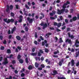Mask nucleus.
Returning a JSON list of instances; mask_svg holds the SVG:
<instances>
[{"instance_id": "nucleus-3", "label": "nucleus", "mask_w": 79, "mask_h": 79, "mask_svg": "<svg viewBox=\"0 0 79 79\" xmlns=\"http://www.w3.org/2000/svg\"><path fill=\"white\" fill-rule=\"evenodd\" d=\"M79 44V41H78V40L77 39L75 41V45L73 46V47H74V46H76V47L77 48L79 47V45L77 44Z\"/></svg>"}, {"instance_id": "nucleus-62", "label": "nucleus", "mask_w": 79, "mask_h": 79, "mask_svg": "<svg viewBox=\"0 0 79 79\" xmlns=\"http://www.w3.org/2000/svg\"><path fill=\"white\" fill-rule=\"evenodd\" d=\"M15 74H17V73H18V70H15Z\"/></svg>"}, {"instance_id": "nucleus-21", "label": "nucleus", "mask_w": 79, "mask_h": 79, "mask_svg": "<svg viewBox=\"0 0 79 79\" xmlns=\"http://www.w3.org/2000/svg\"><path fill=\"white\" fill-rule=\"evenodd\" d=\"M73 21L77 20V17L76 16L73 17Z\"/></svg>"}, {"instance_id": "nucleus-42", "label": "nucleus", "mask_w": 79, "mask_h": 79, "mask_svg": "<svg viewBox=\"0 0 79 79\" xmlns=\"http://www.w3.org/2000/svg\"><path fill=\"white\" fill-rule=\"evenodd\" d=\"M40 66L41 68H45V65L44 64H41Z\"/></svg>"}, {"instance_id": "nucleus-60", "label": "nucleus", "mask_w": 79, "mask_h": 79, "mask_svg": "<svg viewBox=\"0 0 79 79\" xmlns=\"http://www.w3.org/2000/svg\"><path fill=\"white\" fill-rule=\"evenodd\" d=\"M38 70H40V71H41L42 70V67H39L38 68Z\"/></svg>"}, {"instance_id": "nucleus-40", "label": "nucleus", "mask_w": 79, "mask_h": 79, "mask_svg": "<svg viewBox=\"0 0 79 79\" xmlns=\"http://www.w3.org/2000/svg\"><path fill=\"white\" fill-rule=\"evenodd\" d=\"M10 19H8L7 21V22L6 23L7 24H8L9 23H10Z\"/></svg>"}, {"instance_id": "nucleus-35", "label": "nucleus", "mask_w": 79, "mask_h": 79, "mask_svg": "<svg viewBox=\"0 0 79 79\" xmlns=\"http://www.w3.org/2000/svg\"><path fill=\"white\" fill-rule=\"evenodd\" d=\"M70 29L71 28H70V27H68L67 28L66 31H67V32H69V31H70Z\"/></svg>"}, {"instance_id": "nucleus-55", "label": "nucleus", "mask_w": 79, "mask_h": 79, "mask_svg": "<svg viewBox=\"0 0 79 79\" xmlns=\"http://www.w3.org/2000/svg\"><path fill=\"white\" fill-rule=\"evenodd\" d=\"M2 60H3V57L1 56L0 57V61H2Z\"/></svg>"}, {"instance_id": "nucleus-57", "label": "nucleus", "mask_w": 79, "mask_h": 79, "mask_svg": "<svg viewBox=\"0 0 79 79\" xmlns=\"http://www.w3.org/2000/svg\"><path fill=\"white\" fill-rule=\"evenodd\" d=\"M42 46H44V45H45V43L43 41L42 42Z\"/></svg>"}, {"instance_id": "nucleus-54", "label": "nucleus", "mask_w": 79, "mask_h": 79, "mask_svg": "<svg viewBox=\"0 0 79 79\" xmlns=\"http://www.w3.org/2000/svg\"><path fill=\"white\" fill-rule=\"evenodd\" d=\"M40 52L41 53H44V52L41 49L40 50Z\"/></svg>"}, {"instance_id": "nucleus-48", "label": "nucleus", "mask_w": 79, "mask_h": 79, "mask_svg": "<svg viewBox=\"0 0 79 79\" xmlns=\"http://www.w3.org/2000/svg\"><path fill=\"white\" fill-rule=\"evenodd\" d=\"M11 37H12V35H10L9 36L8 38L9 39H11Z\"/></svg>"}, {"instance_id": "nucleus-25", "label": "nucleus", "mask_w": 79, "mask_h": 79, "mask_svg": "<svg viewBox=\"0 0 79 79\" xmlns=\"http://www.w3.org/2000/svg\"><path fill=\"white\" fill-rule=\"evenodd\" d=\"M21 55H20V54H19L17 56L18 60H19V59H21Z\"/></svg>"}, {"instance_id": "nucleus-32", "label": "nucleus", "mask_w": 79, "mask_h": 79, "mask_svg": "<svg viewBox=\"0 0 79 79\" xmlns=\"http://www.w3.org/2000/svg\"><path fill=\"white\" fill-rule=\"evenodd\" d=\"M25 61L26 63H29V62L28 61V58H27V57L26 58Z\"/></svg>"}, {"instance_id": "nucleus-44", "label": "nucleus", "mask_w": 79, "mask_h": 79, "mask_svg": "<svg viewBox=\"0 0 79 79\" xmlns=\"http://www.w3.org/2000/svg\"><path fill=\"white\" fill-rule=\"evenodd\" d=\"M53 56L54 58H58V56L57 55H54Z\"/></svg>"}, {"instance_id": "nucleus-12", "label": "nucleus", "mask_w": 79, "mask_h": 79, "mask_svg": "<svg viewBox=\"0 0 79 79\" xmlns=\"http://www.w3.org/2000/svg\"><path fill=\"white\" fill-rule=\"evenodd\" d=\"M34 15H35V14L34 13H33L32 15H31V13H29L28 14V16H29L30 17L31 16H32V18H33V17H34Z\"/></svg>"}, {"instance_id": "nucleus-16", "label": "nucleus", "mask_w": 79, "mask_h": 79, "mask_svg": "<svg viewBox=\"0 0 79 79\" xmlns=\"http://www.w3.org/2000/svg\"><path fill=\"white\" fill-rule=\"evenodd\" d=\"M41 15L43 16V17L42 16H40V19L41 20L43 18H44V14L41 13Z\"/></svg>"}, {"instance_id": "nucleus-63", "label": "nucleus", "mask_w": 79, "mask_h": 79, "mask_svg": "<svg viewBox=\"0 0 79 79\" xmlns=\"http://www.w3.org/2000/svg\"><path fill=\"white\" fill-rule=\"evenodd\" d=\"M56 29L57 32H60V31H61V30L58 28H57Z\"/></svg>"}, {"instance_id": "nucleus-51", "label": "nucleus", "mask_w": 79, "mask_h": 79, "mask_svg": "<svg viewBox=\"0 0 79 79\" xmlns=\"http://www.w3.org/2000/svg\"><path fill=\"white\" fill-rule=\"evenodd\" d=\"M49 29L50 30H55V29L53 27H50Z\"/></svg>"}, {"instance_id": "nucleus-26", "label": "nucleus", "mask_w": 79, "mask_h": 79, "mask_svg": "<svg viewBox=\"0 0 79 79\" xmlns=\"http://www.w3.org/2000/svg\"><path fill=\"white\" fill-rule=\"evenodd\" d=\"M10 16L12 17H14L15 16V14L14 13L11 12L10 13Z\"/></svg>"}, {"instance_id": "nucleus-20", "label": "nucleus", "mask_w": 79, "mask_h": 79, "mask_svg": "<svg viewBox=\"0 0 79 79\" xmlns=\"http://www.w3.org/2000/svg\"><path fill=\"white\" fill-rule=\"evenodd\" d=\"M28 69H29V70H31V69H32V65H30L28 67Z\"/></svg>"}, {"instance_id": "nucleus-37", "label": "nucleus", "mask_w": 79, "mask_h": 79, "mask_svg": "<svg viewBox=\"0 0 79 79\" xmlns=\"http://www.w3.org/2000/svg\"><path fill=\"white\" fill-rule=\"evenodd\" d=\"M40 39L42 40H44V39L42 36H40Z\"/></svg>"}, {"instance_id": "nucleus-50", "label": "nucleus", "mask_w": 79, "mask_h": 79, "mask_svg": "<svg viewBox=\"0 0 79 79\" xmlns=\"http://www.w3.org/2000/svg\"><path fill=\"white\" fill-rule=\"evenodd\" d=\"M3 21H4V22H6V23L7 22V19H3Z\"/></svg>"}, {"instance_id": "nucleus-19", "label": "nucleus", "mask_w": 79, "mask_h": 79, "mask_svg": "<svg viewBox=\"0 0 79 79\" xmlns=\"http://www.w3.org/2000/svg\"><path fill=\"white\" fill-rule=\"evenodd\" d=\"M19 61L20 63H23V62H24V60L22 59H20Z\"/></svg>"}, {"instance_id": "nucleus-18", "label": "nucleus", "mask_w": 79, "mask_h": 79, "mask_svg": "<svg viewBox=\"0 0 79 79\" xmlns=\"http://www.w3.org/2000/svg\"><path fill=\"white\" fill-rule=\"evenodd\" d=\"M57 26L58 27H60L61 26V23H59L58 24H57Z\"/></svg>"}, {"instance_id": "nucleus-27", "label": "nucleus", "mask_w": 79, "mask_h": 79, "mask_svg": "<svg viewBox=\"0 0 79 79\" xmlns=\"http://www.w3.org/2000/svg\"><path fill=\"white\" fill-rule=\"evenodd\" d=\"M0 49L1 50H3L5 49V47H4V46H2L1 47Z\"/></svg>"}, {"instance_id": "nucleus-9", "label": "nucleus", "mask_w": 79, "mask_h": 79, "mask_svg": "<svg viewBox=\"0 0 79 79\" xmlns=\"http://www.w3.org/2000/svg\"><path fill=\"white\" fill-rule=\"evenodd\" d=\"M53 73H54L52 74V75L53 76H55L56 74H58V72H57V71H56V70H53Z\"/></svg>"}, {"instance_id": "nucleus-52", "label": "nucleus", "mask_w": 79, "mask_h": 79, "mask_svg": "<svg viewBox=\"0 0 79 79\" xmlns=\"http://www.w3.org/2000/svg\"><path fill=\"white\" fill-rule=\"evenodd\" d=\"M59 18L61 20V21H62V20H63V16H61L60 17H59Z\"/></svg>"}, {"instance_id": "nucleus-22", "label": "nucleus", "mask_w": 79, "mask_h": 79, "mask_svg": "<svg viewBox=\"0 0 79 79\" xmlns=\"http://www.w3.org/2000/svg\"><path fill=\"white\" fill-rule=\"evenodd\" d=\"M44 51L46 53H48L49 52L48 49H47V48H45L44 49Z\"/></svg>"}, {"instance_id": "nucleus-36", "label": "nucleus", "mask_w": 79, "mask_h": 79, "mask_svg": "<svg viewBox=\"0 0 79 79\" xmlns=\"http://www.w3.org/2000/svg\"><path fill=\"white\" fill-rule=\"evenodd\" d=\"M10 68H11V69H14V70H15V68L13 67V65H11L10 66Z\"/></svg>"}, {"instance_id": "nucleus-41", "label": "nucleus", "mask_w": 79, "mask_h": 79, "mask_svg": "<svg viewBox=\"0 0 79 79\" xmlns=\"http://www.w3.org/2000/svg\"><path fill=\"white\" fill-rule=\"evenodd\" d=\"M3 36L2 35H0V39L1 40H3Z\"/></svg>"}, {"instance_id": "nucleus-58", "label": "nucleus", "mask_w": 79, "mask_h": 79, "mask_svg": "<svg viewBox=\"0 0 79 79\" xmlns=\"http://www.w3.org/2000/svg\"><path fill=\"white\" fill-rule=\"evenodd\" d=\"M58 24V23L56 22H54V26H57Z\"/></svg>"}, {"instance_id": "nucleus-1", "label": "nucleus", "mask_w": 79, "mask_h": 79, "mask_svg": "<svg viewBox=\"0 0 79 79\" xmlns=\"http://www.w3.org/2000/svg\"><path fill=\"white\" fill-rule=\"evenodd\" d=\"M66 5H67V4L64 3L62 6L63 9L61 10H60L59 9L57 10V13L58 15H61V13L62 14H63V13H64V11L66 10L65 8H66Z\"/></svg>"}, {"instance_id": "nucleus-30", "label": "nucleus", "mask_w": 79, "mask_h": 79, "mask_svg": "<svg viewBox=\"0 0 79 79\" xmlns=\"http://www.w3.org/2000/svg\"><path fill=\"white\" fill-rule=\"evenodd\" d=\"M31 55L33 56H36L37 53H31Z\"/></svg>"}, {"instance_id": "nucleus-34", "label": "nucleus", "mask_w": 79, "mask_h": 79, "mask_svg": "<svg viewBox=\"0 0 79 79\" xmlns=\"http://www.w3.org/2000/svg\"><path fill=\"white\" fill-rule=\"evenodd\" d=\"M63 42V41L62 40L61 38H60V41H59V43H61Z\"/></svg>"}, {"instance_id": "nucleus-24", "label": "nucleus", "mask_w": 79, "mask_h": 79, "mask_svg": "<svg viewBox=\"0 0 79 79\" xmlns=\"http://www.w3.org/2000/svg\"><path fill=\"white\" fill-rule=\"evenodd\" d=\"M58 79H66V78L64 77H57Z\"/></svg>"}, {"instance_id": "nucleus-10", "label": "nucleus", "mask_w": 79, "mask_h": 79, "mask_svg": "<svg viewBox=\"0 0 79 79\" xmlns=\"http://www.w3.org/2000/svg\"><path fill=\"white\" fill-rule=\"evenodd\" d=\"M19 23H21L22 21H23V16L22 15H20L19 17Z\"/></svg>"}, {"instance_id": "nucleus-5", "label": "nucleus", "mask_w": 79, "mask_h": 79, "mask_svg": "<svg viewBox=\"0 0 79 79\" xmlns=\"http://www.w3.org/2000/svg\"><path fill=\"white\" fill-rule=\"evenodd\" d=\"M65 42H66V43L68 42V44H72V41H71V40L69 39H67L66 40Z\"/></svg>"}, {"instance_id": "nucleus-14", "label": "nucleus", "mask_w": 79, "mask_h": 79, "mask_svg": "<svg viewBox=\"0 0 79 79\" xmlns=\"http://www.w3.org/2000/svg\"><path fill=\"white\" fill-rule=\"evenodd\" d=\"M16 39H17L18 40H20L21 39V37H20L19 35H17L16 36Z\"/></svg>"}, {"instance_id": "nucleus-59", "label": "nucleus", "mask_w": 79, "mask_h": 79, "mask_svg": "<svg viewBox=\"0 0 79 79\" xmlns=\"http://www.w3.org/2000/svg\"><path fill=\"white\" fill-rule=\"evenodd\" d=\"M10 22H11V23L14 22V19H10Z\"/></svg>"}, {"instance_id": "nucleus-46", "label": "nucleus", "mask_w": 79, "mask_h": 79, "mask_svg": "<svg viewBox=\"0 0 79 79\" xmlns=\"http://www.w3.org/2000/svg\"><path fill=\"white\" fill-rule=\"evenodd\" d=\"M13 6L12 5L10 6V9L11 10L13 9Z\"/></svg>"}, {"instance_id": "nucleus-13", "label": "nucleus", "mask_w": 79, "mask_h": 79, "mask_svg": "<svg viewBox=\"0 0 79 79\" xmlns=\"http://www.w3.org/2000/svg\"><path fill=\"white\" fill-rule=\"evenodd\" d=\"M7 8L6 10V12H7V13H8V11H10V7L9 6H8V5H7Z\"/></svg>"}, {"instance_id": "nucleus-6", "label": "nucleus", "mask_w": 79, "mask_h": 79, "mask_svg": "<svg viewBox=\"0 0 79 79\" xmlns=\"http://www.w3.org/2000/svg\"><path fill=\"white\" fill-rule=\"evenodd\" d=\"M64 62V59L62 58L60 61L59 62V65L61 66L62 65V63H63Z\"/></svg>"}, {"instance_id": "nucleus-47", "label": "nucleus", "mask_w": 79, "mask_h": 79, "mask_svg": "<svg viewBox=\"0 0 79 79\" xmlns=\"http://www.w3.org/2000/svg\"><path fill=\"white\" fill-rule=\"evenodd\" d=\"M21 76L22 77H24V76H25V74H24V73H22L21 74Z\"/></svg>"}, {"instance_id": "nucleus-23", "label": "nucleus", "mask_w": 79, "mask_h": 79, "mask_svg": "<svg viewBox=\"0 0 79 79\" xmlns=\"http://www.w3.org/2000/svg\"><path fill=\"white\" fill-rule=\"evenodd\" d=\"M39 64L37 63V62L35 63V66L36 68H38V67H39Z\"/></svg>"}, {"instance_id": "nucleus-53", "label": "nucleus", "mask_w": 79, "mask_h": 79, "mask_svg": "<svg viewBox=\"0 0 79 79\" xmlns=\"http://www.w3.org/2000/svg\"><path fill=\"white\" fill-rule=\"evenodd\" d=\"M38 56H41V53H40V52H38Z\"/></svg>"}, {"instance_id": "nucleus-64", "label": "nucleus", "mask_w": 79, "mask_h": 79, "mask_svg": "<svg viewBox=\"0 0 79 79\" xmlns=\"http://www.w3.org/2000/svg\"><path fill=\"white\" fill-rule=\"evenodd\" d=\"M8 34H11V31H10V30H9L8 31Z\"/></svg>"}, {"instance_id": "nucleus-45", "label": "nucleus", "mask_w": 79, "mask_h": 79, "mask_svg": "<svg viewBox=\"0 0 79 79\" xmlns=\"http://www.w3.org/2000/svg\"><path fill=\"white\" fill-rule=\"evenodd\" d=\"M12 30L14 31H16V27H14Z\"/></svg>"}, {"instance_id": "nucleus-43", "label": "nucleus", "mask_w": 79, "mask_h": 79, "mask_svg": "<svg viewBox=\"0 0 79 79\" xmlns=\"http://www.w3.org/2000/svg\"><path fill=\"white\" fill-rule=\"evenodd\" d=\"M65 21L67 24H68V19H65Z\"/></svg>"}, {"instance_id": "nucleus-39", "label": "nucleus", "mask_w": 79, "mask_h": 79, "mask_svg": "<svg viewBox=\"0 0 79 79\" xmlns=\"http://www.w3.org/2000/svg\"><path fill=\"white\" fill-rule=\"evenodd\" d=\"M25 6L26 8L27 9H29V7L28 6H27V5L26 4L25 5Z\"/></svg>"}, {"instance_id": "nucleus-31", "label": "nucleus", "mask_w": 79, "mask_h": 79, "mask_svg": "<svg viewBox=\"0 0 79 79\" xmlns=\"http://www.w3.org/2000/svg\"><path fill=\"white\" fill-rule=\"evenodd\" d=\"M38 37L37 33V32H35V38H37Z\"/></svg>"}, {"instance_id": "nucleus-49", "label": "nucleus", "mask_w": 79, "mask_h": 79, "mask_svg": "<svg viewBox=\"0 0 79 79\" xmlns=\"http://www.w3.org/2000/svg\"><path fill=\"white\" fill-rule=\"evenodd\" d=\"M34 44H35V45H37V41L36 40H35L34 41Z\"/></svg>"}, {"instance_id": "nucleus-56", "label": "nucleus", "mask_w": 79, "mask_h": 79, "mask_svg": "<svg viewBox=\"0 0 79 79\" xmlns=\"http://www.w3.org/2000/svg\"><path fill=\"white\" fill-rule=\"evenodd\" d=\"M66 29V26H64L62 28V30H64Z\"/></svg>"}, {"instance_id": "nucleus-38", "label": "nucleus", "mask_w": 79, "mask_h": 79, "mask_svg": "<svg viewBox=\"0 0 79 79\" xmlns=\"http://www.w3.org/2000/svg\"><path fill=\"white\" fill-rule=\"evenodd\" d=\"M76 66L78 67L79 65V61L77 62V63H76Z\"/></svg>"}, {"instance_id": "nucleus-33", "label": "nucleus", "mask_w": 79, "mask_h": 79, "mask_svg": "<svg viewBox=\"0 0 79 79\" xmlns=\"http://www.w3.org/2000/svg\"><path fill=\"white\" fill-rule=\"evenodd\" d=\"M12 63L13 64H15V63H16V61H15V60H13L12 62Z\"/></svg>"}, {"instance_id": "nucleus-2", "label": "nucleus", "mask_w": 79, "mask_h": 79, "mask_svg": "<svg viewBox=\"0 0 79 79\" xmlns=\"http://www.w3.org/2000/svg\"><path fill=\"white\" fill-rule=\"evenodd\" d=\"M27 20L29 21L30 24H31L33 23V21H34V18L30 19V17H28L27 18Z\"/></svg>"}, {"instance_id": "nucleus-17", "label": "nucleus", "mask_w": 79, "mask_h": 79, "mask_svg": "<svg viewBox=\"0 0 79 79\" xmlns=\"http://www.w3.org/2000/svg\"><path fill=\"white\" fill-rule=\"evenodd\" d=\"M7 53L10 54V53H11V50L10 49H8L7 50Z\"/></svg>"}, {"instance_id": "nucleus-29", "label": "nucleus", "mask_w": 79, "mask_h": 79, "mask_svg": "<svg viewBox=\"0 0 79 79\" xmlns=\"http://www.w3.org/2000/svg\"><path fill=\"white\" fill-rule=\"evenodd\" d=\"M25 30L26 32H27V31H28L29 29H28V27H27V26L25 27Z\"/></svg>"}, {"instance_id": "nucleus-28", "label": "nucleus", "mask_w": 79, "mask_h": 79, "mask_svg": "<svg viewBox=\"0 0 79 79\" xmlns=\"http://www.w3.org/2000/svg\"><path fill=\"white\" fill-rule=\"evenodd\" d=\"M3 44H5V45H6V40H4L3 42Z\"/></svg>"}, {"instance_id": "nucleus-11", "label": "nucleus", "mask_w": 79, "mask_h": 79, "mask_svg": "<svg viewBox=\"0 0 79 79\" xmlns=\"http://www.w3.org/2000/svg\"><path fill=\"white\" fill-rule=\"evenodd\" d=\"M47 26H48L47 24V23H45L43 25V29H44L45 28H46L47 27Z\"/></svg>"}, {"instance_id": "nucleus-7", "label": "nucleus", "mask_w": 79, "mask_h": 79, "mask_svg": "<svg viewBox=\"0 0 79 79\" xmlns=\"http://www.w3.org/2000/svg\"><path fill=\"white\" fill-rule=\"evenodd\" d=\"M68 35L69 37H70L71 39H73L74 38V37L73 35H71V33L70 32H68Z\"/></svg>"}, {"instance_id": "nucleus-61", "label": "nucleus", "mask_w": 79, "mask_h": 79, "mask_svg": "<svg viewBox=\"0 0 79 79\" xmlns=\"http://www.w3.org/2000/svg\"><path fill=\"white\" fill-rule=\"evenodd\" d=\"M44 60V56H42L41 58V61H43Z\"/></svg>"}, {"instance_id": "nucleus-4", "label": "nucleus", "mask_w": 79, "mask_h": 79, "mask_svg": "<svg viewBox=\"0 0 79 79\" xmlns=\"http://www.w3.org/2000/svg\"><path fill=\"white\" fill-rule=\"evenodd\" d=\"M8 59L6 58H4V61L3 62V64L4 65H6V64H8Z\"/></svg>"}, {"instance_id": "nucleus-15", "label": "nucleus", "mask_w": 79, "mask_h": 79, "mask_svg": "<svg viewBox=\"0 0 79 79\" xmlns=\"http://www.w3.org/2000/svg\"><path fill=\"white\" fill-rule=\"evenodd\" d=\"M52 34L51 33H48L46 34V36H47V37L48 38L49 37V35H52Z\"/></svg>"}, {"instance_id": "nucleus-8", "label": "nucleus", "mask_w": 79, "mask_h": 79, "mask_svg": "<svg viewBox=\"0 0 79 79\" xmlns=\"http://www.w3.org/2000/svg\"><path fill=\"white\" fill-rule=\"evenodd\" d=\"M71 66H74V64H75V62H74V60L72 59L71 61Z\"/></svg>"}]
</instances>
